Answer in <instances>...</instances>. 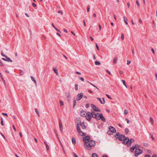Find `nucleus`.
<instances>
[{
  "mask_svg": "<svg viewBox=\"0 0 157 157\" xmlns=\"http://www.w3.org/2000/svg\"><path fill=\"white\" fill-rule=\"evenodd\" d=\"M114 137L117 139H119V140L123 141L122 143L124 144H126V141H127V137H125L124 135L123 134L120 135L119 132H117L114 135Z\"/></svg>",
  "mask_w": 157,
  "mask_h": 157,
  "instance_id": "obj_1",
  "label": "nucleus"
},
{
  "mask_svg": "<svg viewBox=\"0 0 157 157\" xmlns=\"http://www.w3.org/2000/svg\"><path fill=\"white\" fill-rule=\"evenodd\" d=\"M76 128L77 129V132H78L79 135L81 136H84L86 135V133L83 132L80 130L79 124L78 122H77L76 124Z\"/></svg>",
  "mask_w": 157,
  "mask_h": 157,
  "instance_id": "obj_2",
  "label": "nucleus"
},
{
  "mask_svg": "<svg viewBox=\"0 0 157 157\" xmlns=\"http://www.w3.org/2000/svg\"><path fill=\"white\" fill-rule=\"evenodd\" d=\"M100 114L99 113H95L94 112H92V117L93 118H94L96 119L97 120H100Z\"/></svg>",
  "mask_w": 157,
  "mask_h": 157,
  "instance_id": "obj_3",
  "label": "nucleus"
},
{
  "mask_svg": "<svg viewBox=\"0 0 157 157\" xmlns=\"http://www.w3.org/2000/svg\"><path fill=\"white\" fill-rule=\"evenodd\" d=\"M92 112H88L86 113V116H85L87 120L88 121H91L92 117Z\"/></svg>",
  "mask_w": 157,
  "mask_h": 157,
  "instance_id": "obj_4",
  "label": "nucleus"
},
{
  "mask_svg": "<svg viewBox=\"0 0 157 157\" xmlns=\"http://www.w3.org/2000/svg\"><path fill=\"white\" fill-rule=\"evenodd\" d=\"M126 139H128V140L127 141H126V144L128 147L131 146L132 142L134 143L135 142V140L132 139H129L128 137H127Z\"/></svg>",
  "mask_w": 157,
  "mask_h": 157,
  "instance_id": "obj_5",
  "label": "nucleus"
},
{
  "mask_svg": "<svg viewBox=\"0 0 157 157\" xmlns=\"http://www.w3.org/2000/svg\"><path fill=\"white\" fill-rule=\"evenodd\" d=\"M109 131H108L107 133L109 135L111 134V133H114L116 132V130L113 127L110 126L109 127Z\"/></svg>",
  "mask_w": 157,
  "mask_h": 157,
  "instance_id": "obj_6",
  "label": "nucleus"
},
{
  "mask_svg": "<svg viewBox=\"0 0 157 157\" xmlns=\"http://www.w3.org/2000/svg\"><path fill=\"white\" fill-rule=\"evenodd\" d=\"M90 139V136H87L83 137V142L85 144H87L89 142Z\"/></svg>",
  "mask_w": 157,
  "mask_h": 157,
  "instance_id": "obj_7",
  "label": "nucleus"
},
{
  "mask_svg": "<svg viewBox=\"0 0 157 157\" xmlns=\"http://www.w3.org/2000/svg\"><path fill=\"white\" fill-rule=\"evenodd\" d=\"M143 151L139 148H137L135 151V156H137L141 154Z\"/></svg>",
  "mask_w": 157,
  "mask_h": 157,
  "instance_id": "obj_8",
  "label": "nucleus"
},
{
  "mask_svg": "<svg viewBox=\"0 0 157 157\" xmlns=\"http://www.w3.org/2000/svg\"><path fill=\"white\" fill-rule=\"evenodd\" d=\"M91 108L93 109L96 112H100L101 110L99 109L98 107H96L93 104H91L90 105Z\"/></svg>",
  "mask_w": 157,
  "mask_h": 157,
  "instance_id": "obj_9",
  "label": "nucleus"
},
{
  "mask_svg": "<svg viewBox=\"0 0 157 157\" xmlns=\"http://www.w3.org/2000/svg\"><path fill=\"white\" fill-rule=\"evenodd\" d=\"M83 96V93L82 92H81L80 93H79L78 94L77 96V100L79 101L82 98Z\"/></svg>",
  "mask_w": 157,
  "mask_h": 157,
  "instance_id": "obj_10",
  "label": "nucleus"
},
{
  "mask_svg": "<svg viewBox=\"0 0 157 157\" xmlns=\"http://www.w3.org/2000/svg\"><path fill=\"white\" fill-rule=\"evenodd\" d=\"M89 143L88 144H89V145L91 146V147H94L95 145V142L93 140H91L89 141Z\"/></svg>",
  "mask_w": 157,
  "mask_h": 157,
  "instance_id": "obj_11",
  "label": "nucleus"
},
{
  "mask_svg": "<svg viewBox=\"0 0 157 157\" xmlns=\"http://www.w3.org/2000/svg\"><path fill=\"white\" fill-rule=\"evenodd\" d=\"M84 146L85 148L88 150H90L91 149V146L89 145V144H84Z\"/></svg>",
  "mask_w": 157,
  "mask_h": 157,
  "instance_id": "obj_12",
  "label": "nucleus"
},
{
  "mask_svg": "<svg viewBox=\"0 0 157 157\" xmlns=\"http://www.w3.org/2000/svg\"><path fill=\"white\" fill-rule=\"evenodd\" d=\"M66 99L68 102H69L70 100V92H68L66 93Z\"/></svg>",
  "mask_w": 157,
  "mask_h": 157,
  "instance_id": "obj_13",
  "label": "nucleus"
},
{
  "mask_svg": "<svg viewBox=\"0 0 157 157\" xmlns=\"http://www.w3.org/2000/svg\"><path fill=\"white\" fill-rule=\"evenodd\" d=\"M137 146V147H139V146L138 145L136 144L135 146H132L130 148V151L131 152H133L134 149L136 148Z\"/></svg>",
  "mask_w": 157,
  "mask_h": 157,
  "instance_id": "obj_14",
  "label": "nucleus"
},
{
  "mask_svg": "<svg viewBox=\"0 0 157 157\" xmlns=\"http://www.w3.org/2000/svg\"><path fill=\"white\" fill-rule=\"evenodd\" d=\"M86 112L84 110H82L80 113V115L81 116L85 117L86 116Z\"/></svg>",
  "mask_w": 157,
  "mask_h": 157,
  "instance_id": "obj_15",
  "label": "nucleus"
},
{
  "mask_svg": "<svg viewBox=\"0 0 157 157\" xmlns=\"http://www.w3.org/2000/svg\"><path fill=\"white\" fill-rule=\"evenodd\" d=\"M59 124L60 131H62L63 130V126L62 123L60 119H59Z\"/></svg>",
  "mask_w": 157,
  "mask_h": 157,
  "instance_id": "obj_16",
  "label": "nucleus"
},
{
  "mask_svg": "<svg viewBox=\"0 0 157 157\" xmlns=\"http://www.w3.org/2000/svg\"><path fill=\"white\" fill-rule=\"evenodd\" d=\"M80 125L81 126L82 129H85L86 128V126L85 125L84 122H80Z\"/></svg>",
  "mask_w": 157,
  "mask_h": 157,
  "instance_id": "obj_17",
  "label": "nucleus"
},
{
  "mask_svg": "<svg viewBox=\"0 0 157 157\" xmlns=\"http://www.w3.org/2000/svg\"><path fill=\"white\" fill-rule=\"evenodd\" d=\"M101 119V120L104 122L105 121V119L104 117L103 116V115L102 113L100 114V119Z\"/></svg>",
  "mask_w": 157,
  "mask_h": 157,
  "instance_id": "obj_18",
  "label": "nucleus"
},
{
  "mask_svg": "<svg viewBox=\"0 0 157 157\" xmlns=\"http://www.w3.org/2000/svg\"><path fill=\"white\" fill-rule=\"evenodd\" d=\"M5 57L6 58V61L8 62H12V61L11 59L10 58L8 57L7 56H6Z\"/></svg>",
  "mask_w": 157,
  "mask_h": 157,
  "instance_id": "obj_19",
  "label": "nucleus"
},
{
  "mask_svg": "<svg viewBox=\"0 0 157 157\" xmlns=\"http://www.w3.org/2000/svg\"><path fill=\"white\" fill-rule=\"evenodd\" d=\"M53 70L55 72V73L57 75H58V73L57 69L56 68L54 67L53 69Z\"/></svg>",
  "mask_w": 157,
  "mask_h": 157,
  "instance_id": "obj_20",
  "label": "nucleus"
},
{
  "mask_svg": "<svg viewBox=\"0 0 157 157\" xmlns=\"http://www.w3.org/2000/svg\"><path fill=\"white\" fill-rule=\"evenodd\" d=\"M44 144L45 145L47 150H48L49 147V146L45 141H44Z\"/></svg>",
  "mask_w": 157,
  "mask_h": 157,
  "instance_id": "obj_21",
  "label": "nucleus"
},
{
  "mask_svg": "<svg viewBox=\"0 0 157 157\" xmlns=\"http://www.w3.org/2000/svg\"><path fill=\"white\" fill-rule=\"evenodd\" d=\"M72 141L73 144H76V140L75 138L74 137L72 138Z\"/></svg>",
  "mask_w": 157,
  "mask_h": 157,
  "instance_id": "obj_22",
  "label": "nucleus"
},
{
  "mask_svg": "<svg viewBox=\"0 0 157 157\" xmlns=\"http://www.w3.org/2000/svg\"><path fill=\"white\" fill-rule=\"evenodd\" d=\"M31 80L34 82L35 84H36V81L35 80V78L33 76H31Z\"/></svg>",
  "mask_w": 157,
  "mask_h": 157,
  "instance_id": "obj_23",
  "label": "nucleus"
},
{
  "mask_svg": "<svg viewBox=\"0 0 157 157\" xmlns=\"http://www.w3.org/2000/svg\"><path fill=\"white\" fill-rule=\"evenodd\" d=\"M52 26H53V27L54 28V29H55V30L57 31L58 32H59V33H60L61 32V31L59 30L58 29H57L54 25V24L53 23H52Z\"/></svg>",
  "mask_w": 157,
  "mask_h": 157,
  "instance_id": "obj_24",
  "label": "nucleus"
},
{
  "mask_svg": "<svg viewBox=\"0 0 157 157\" xmlns=\"http://www.w3.org/2000/svg\"><path fill=\"white\" fill-rule=\"evenodd\" d=\"M0 76L2 79V80L4 83L5 84V81L4 80L1 74V73L0 72Z\"/></svg>",
  "mask_w": 157,
  "mask_h": 157,
  "instance_id": "obj_25",
  "label": "nucleus"
},
{
  "mask_svg": "<svg viewBox=\"0 0 157 157\" xmlns=\"http://www.w3.org/2000/svg\"><path fill=\"white\" fill-rule=\"evenodd\" d=\"M92 157H98V156L96 154L93 153L92 155Z\"/></svg>",
  "mask_w": 157,
  "mask_h": 157,
  "instance_id": "obj_26",
  "label": "nucleus"
},
{
  "mask_svg": "<svg viewBox=\"0 0 157 157\" xmlns=\"http://www.w3.org/2000/svg\"><path fill=\"white\" fill-rule=\"evenodd\" d=\"M95 64L96 65H99L101 64L100 62L96 61H95Z\"/></svg>",
  "mask_w": 157,
  "mask_h": 157,
  "instance_id": "obj_27",
  "label": "nucleus"
},
{
  "mask_svg": "<svg viewBox=\"0 0 157 157\" xmlns=\"http://www.w3.org/2000/svg\"><path fill=\"white\" fill-rule=\"evenodd\" d=\"M124 21L125 23H126V24L127 25L128 24V23L127 22L128 20L127 19V18L125 17H124Z\"/></svg>",
  "mask_w": 157,
  "mask_h": 157,
  "instance_id": "obj_28",
  "label": "nucleus"
},
{
  "mask_svg": "<svg viewBox=\"0 0 157 157\" xmlns=\"http://www.w3.org/2000/svg\"><path fill=\"white\" fill-rule=\"evenodd\" d=\"M129 132V129L127 128H126L125 129V134H128V132Z\"/></svg>",
  "mask_w": 157,
  "mask_h": 157,
  "instance_id": "obj_29",
  "label": "nucleus"
},
{
  "mask_svg": "<svg viewBox=\"0 0 157 157\" xmlns=\"http://www.w3.org/2000/svg\"><path fill=\"white\" fill-rule=\"evenodd\" d=\"M117 62V58L115 57L113 60V63L114 64H115Z\"/></svg>",
  "mask_w": 157,
  "mask_h": 157,
  "instance_id": "obj_30",
  "label": "nucleus"
},
{
  "mask_svg": "<svg viewBox=\"0 0 157 157\" xmlns=\"http://www.w3.org/2000/svg\"><path fill=\"white\" fill-rule=\"evenodd\" d=\"M35 111L36 113V114L38 115L39 116H40L39 113V111H38V109L36 108H35Z\"/></svg>",
  "mask_w": 157,
  "mask_h": 157,
  "instance_id": "obj_31",
  "label": "nucleus"
},
{
  "mask_svg": "<svg viewBox=\"0 0 157 157\" xmlns=\"http://www.w3.org/2000/svg\"><path fill=\"white\" fill-rule=\"evenodd\" d=\"M122 83H123V84H124V85L127 88V85H126V83H125V81H124V80H122Z\"/></svg>",
  "mask_w": 157,
  "mask_h": 157,
  "instance_id": "obj_32",
  "label": "nucleus"
},
{
  "mask_svg": "<svg viewBox=\"0 0 157 157\" xmlns=\"http://www.w3.org/2000/svg\"><path fill=\"white\" fill-rule=\"evenodd\" d=\"M124 113L125 114H127L128 113V111L127 109H125L124 110Z\"/></svg>",
  "mask_w": 157,
  "mask_h": 157,
  "instance_id": "obj_33",
  "label": "nucleus"
},
{
  "mask_svg": "<svg viewBox=\"0 0 157 157\" xmlns=\"http://www.w3.org/2000/svg\"><path fill=\"white\" fill-rule=\"evenodd\" d=\"M75 89L76 91L78 90V84H75Z\"/></svg>",
  "mask_w": 157,
  "mask_h": 157,
  "instance_id": "obj_34",
  "label": "nucleus"
},
{
  "mask_svg": "<svg viewBox=\"0 0 157 157\" xmlns=\"http://www.w3.org/2000/svg\"><path fill=\"white\" fill-rule=\"evenodd\" d=\"M97 98L98 101H100V102L101 104H102L103 102L102 101L101 99L100 98Z\"/></svg>",
  "mask_w": 157,
  "mask_h": 157,
  "instance_id": "obj_35",
  "label": "nucleus"
},
{
  "mask_svg": "<svg viewBox=\"0 0 157 157\" xmlns=\"http://www.w3.org/2000/svg\"><path fill=\"white\" fill-rule=\"evenodd\" d=\"M150 121L152 123V124H153V123H154V121H153V118L152 117H151L150 118Z\"/></svg>",
  "mask_w": 157,
  "mask_h": 157,
  "instance_id": "obj_36",
  "label": "nucleus"
},
{
  "mask_svg": "<svg viewBox=\"0 0 157 157\" xmlns=\"http://www.w3.org/2000/svg\"><path fill=\"white\" fill-rule=\"evenodd\" d=\"M0 66H4V64L2 62V61L0 60Z\"/></svg>",
  "mask_w": 157,
  "mask_h": 157,
  "instance_id": "obj_37",
  "label": "nucleus"
},
{
  "mask_svg": "<svg viewBox=\"0 0 157 157\" xmlns=\"http://www.w3.org/2000/svg\"><path fill=\"white\" fill-rule=\"evenodd\" d=\"M73 103H74V104H73V108H74L75 106L76 105V101L75 99H74V100L73 101Z\"/></svg>",
  "mask_w": 157,
  "mask_h": 157,
  "instance_id": "obj_38",
  "label": "nucleus"
},
{
  "mask_svg": "<svg viewBox=\"0 0 157 157\" xmlns=\"http://www.w3.org/2000/svg\"><path fill=\"white\" fill-rule=\"evenodd\" d=\"M89 83L92 86H93L94 87H95L97 89H98V88L95 85H94V84H93L90 82H89Z\"/></svg>",
  "mask_w": 157,
  "mask_h": 157,
  "instance_id": "obj_39",
  "label": "nucleus"
},
{
  "mask_svg": "<svg viewBox=\"0 0 157 157\" xmlns=\"http://www.w3.org/2000/svg\"><path fill=\"white\" fill-rule=\"evenodd\" d=\"M150 135H151V139L153 140H154L155 139H154V137H153V134L152 133H151Z\"/></svg>",
  "mask_w": 157,
  "mask_h": 157,
  "instance_id": "obj_40",
  "label": "nucleus"
},
{
  "mask_svg": "<svg viewBox=\"0 0 157 157\" xmlns=\"http://www.w3.org/2000/svg\"><path fill=\"white\" fill-rule=\"evenodd\" d=\"M1 124L2 125H4L3 121V119L2 117L1 118Z\"/></svg>",
  "mask_w": 157,
  "mask_h": 157,
  "instance_id": "obj_41",
  "label": "nucleus"
},
{
  "mask_svg": "<svg viewBox=\"0 0 157 157\" xmlns=\"http://www.w3.org/2000/svg\"><path fill=\"white\" fill-rule=\"evenodd\" d=\"M144 145L146 147H147L148 146V144L147 143H144Z\"/></svg>",
  "mask_w": 157,
  "mask_h": 157,
  "instance_id": "obj_42",
  "label": "nucleus"
},
{
  "mask_svg": "<svg viewBox=\"0 0 157 157\" xmlns=\"http://www.w3.org/2000/svg\"><path fill=\"white\" fill-rule=\"evenodd\" d=\"M96 46L97 48V50L99 51V47H98V44L97 43H96Z\"/></svg>",
  "mask_w": 157,
  "mask_h": 157,
  "instance_id": "obj_43",
  "label": "nucleus"
},
{
  "mask_svg": "<svg viewBox=\"0 0 157 157\" xmlns=\"http://www.w3.org/2000/svg\"><path fill=\"white\" fill-rule=\"evenodd\" d=\"M73 155L74 157H78L76 154L75 152H73Z\"/></svg>",
  "mask_w": 157,
  "mask_h": 157,
  "instance_id": "obj_44",
  "label": "nucleus"
},
{
  "mask_svg": "<svg viewBox=\"0 0 157 157\" xmlns=\"http://www.w3.org/2000/svg\"><path fill=\"white\" fill-rule=\"evenodd\" d=\"M124 34H121V39L122 40H123L124 39Z\"/></svg>",
  "mask_w": 157,
  "mask_h": 157,
  "instance_id": "obj_45",
  "label": "nucleus"
},
{
  "mask_svg": "<svg viewBox=\"0 0 157 157\" xmlns=\"http://www.w3.org/2000/svg\"><path fill=\"white\" fill-rule=\"evenodd\" d=\"M1 54L2 56L4 57H5L6 56V55L4 54V53H3L2 51L1 52Z\"/></svg>",
  "mask_w": 157,
  "mask_h": 157,
  "instance_id": "obj_46",
  "label": "nucleus"
},
{
  "mask_svg": "<svg viewBox=\"0 0 157 157\" xmlns=\"http://www.w3.org/2000/svg\"><path fill=\"white\" fill-rule=\"evenodd\" d=\"M0 133L1 135H2V136L3 137L4 139H6V138L5 136L1 132H0Z\"/></svg>",
  "mask_w": 157,
  "mask_h": 157,
  "instance_id": "obj_47",
  "label": "nucleus"
},
{
  "mask_svg": "<svg viewBox=\"0 0 157 157\" xmlns=\"http://www.w3.org/2000/svg\"><path fill=\"white\" fill-rule=\"evenodd\" d=\"M60 106H62L63 105V103L62 101H60Z\"/></svg>",
  "mask_w": 157,
  "mask_h": 157,
  "instance_id": "obj_48",
  "label": "nucleus"
},
{
  "mask_svg": "<svg viewBox=\"0 0 157 157\" xmlns=\"http://www.w3.org/2000/svg\"><path fill=\"white\" fill-rule=\"evenodd\" d=\"M23 72L22 71V70H20V73H19V74H20V75H23Z\"/></svg>",
  "mask_w": 157,
  "mask_h": 157,
  "instance_id": "obj_49",
  "label": "nucleus"
},
{
  "mask_svg": "<svg viewBox=\"0 0 157 157\" xmlns=\"http://www.w3.org/2000/svg\"><path fill=\"white\" fill-rule=\"evenodd\" d=\"M106 96L109 99H111L112 98L109 96V95L107 94H106Z\"/></svg>",
  "mask_w": 157,
  "mask_h": 157,
  "instance_id": "obj_50",
  "label": "nucleus"
},
{
  "mask_svg": "<svg viewBox=\"0 0 157 157\" xmlns=\"http://www.w3.org/2000/svg\"><path fill=\"white\" fill-rule=\"evenodd\" d=\"M90 9V6H88L87 7V12H89V11Z\"/></svg>",
  "mask_w": 157,
  "mask_h": 157,
  "instance_id": "obj_51",
  "label": "nucleus"
},
{
  "mask_svg": "<svg viewBox=\"0 0 157 157\" xmlns=\"http://www.w3.org/2000/svg\"><path fill=\"white\" fill-rule=\"evenodd\" d=\"M13 129L15 131V132H16V128L15 127V126L14 125H13Z\"/></svg>",
  "mask_w": 157,
  "mask_h": 157,
  "instance_id": "obj_52",
  "label": "nucleus"
},
{
  "mask_svg": "<svg viewBox=\"0 0 157 157\" xmlns=\"http://www.w3.org/2000/svg\"><path fill=\"white\" fill-rule=\"evenodd\" d=\"M125 120L127 121V123L128 124H129V123L130 121L128 119H127V118H126Z\"/></svg>",
  "mask_w": 157,
  "mask_h": 157,
  "instance_id": "obj_53",
  "label": "nucleus"
},
{
  "mask_svg": "<svg viewBox=\"0 0 157 157\" xmlns=\"http://www.w3.org/2000/svg\"><path fill=\"white\" fill-rule=\"evenodd\" d=\"M32 6L34 7H36V5L35 3H32Z\"/></svg>",
  "mask_w": 157,
  "mask_h": 157,
  "instance_id": "obj_54",
  "label": "nucleus"
},
{
  "mask_svg": "<svg viewBox=\"0 0 157 157\" xmlns=\"http://www.w3.org/2000/svg\"><path fill=\"white\" fill-rule=\"evenodd\" d=\"M106 72H107L108 74H109V75H111V73H110V71H109L108 70H107V71H106Z\"/></svg>",
  "mask_w": 157,
  "mask_h": 157,
  "instance_id": "obj_55",
  "label": "nucleus"
},
{
  "mask_svg": "<svg viewBox=\"0 0 157 157\" xmlns=\"http://www.w3.org/2000/svg\"><path fill=\"white\" fill-rule=\"evenodd\" d=\"M102 99L103 101V103L102 104H104L105 103V98H102Z\"/></svg>",
  "mask_w": 157,
  "mask_h": 157,
  "instance_id": "obj_56",
  "label": "nucleus"
},
{
  "mask_svg": "<svg viewBox=\"0 0 157 157\" xmlns=\"http://www.w3.org/2000/svg\"><path fill=\"white\" fill-rule=\"evenodd\" d=\"M127 64L128 65H129L131 63V61H130L127 60Z\"/></svg>",
  "mask_w": 157,
  "mask_h": 157,
  "instance_id": "obj_57",
  "label": "nucleus"
},
{
  "mask_svg": "<svg viewBox=\"0 0 157 157\" xmlns=\"http://www.w3.org/2000/svg\"><path fill=\"white\" fill-rule=\"evenodd\" d=\"M79 79L81 80L82 81H84V79L82 77H80L79 78Z\"/></svg>",
  "mask_w": 157,
  "mask_h": 157,
  "instance_id": "obj_58",
  "label": "nucleus"
},
{
  "mask_svg": "<svg viewBox=\"0 0 157 157\" xmlns=\"http://www.w3.org/2000/svg\"><path fill=\"white\" fill-rule=\"evenodd\" d=\"M136 4L139 7V4L138 1L137 0H136Z\"/></svg>",
  "mask_w": 157,
  "mask_h": 157,
  "instance_id": "obj_59",
  "label": "nucleus"
},
{
  "mask_svg": "<svg viewBox=\"0 0 157 157\" xmlns=\"http://www.w3.org/2000/svg\"><path fill=\"white\" fill-rule=\"evenodd\" d=\"M2 114L5 116H8L7 114L6 113H2Z\"/></svg>",
  "mask_w": 157,
  "mask_h": 157,
  "instance_id": "obj_60",
  "label": "nucleus"
},
{
  "mask_svg": "<svg viewBox=\"0 0 157 157\" xmlns=\"http://www.w3.org/2000/svg\"><path fill=\"white\" fill-rule=\"evenodd\" d=\"M123 73V72L122 71H119V73L120 75H121Z\"/></svg>",
  "mask_w": 157,
  "mask_h": 157,
  "instance_id": "obj_61",
  "label": "nucleus"
},
{
  "mask_svg": "<svg viewBox=\"0 0 157 157\" xmlns=\"http://www.w3.org/2000/svg\"><path fill=\"white\" fill-rule=\"evenodd\" d=\"M58 13L61 14H62L63 12H62L61 10H59L58 12Z\"/></svg>",
  "mask_w": 157,
  "mask_h": 157,
  "instance_id": "obj_62",
  "label": "nucleus"
},
{
  "mask_svg": "<svg viewBox=\"0 0 157 157\" xmlns=\"http://www.w3.org/2000/svg\"><path fill=\"white\" fill-rule=\"evenodd\" d=\"M83 24H84V26H86V23L85 22V20H83Z\"/></svg>",
  "mask_w": 157,
  "mask_h": 157,
  "instance_id": "obj_63",
  "label": "nucleus"
},
{
  "mask_svg": "<svg viewBox=\"0 0 157 157\" xmlns=\"http://www.w3.org/2000/svg\"><path fill=\"white\" fill-rule=\"evenodd\" d=\"M144 157H150L149 155H146L144 156Z\"/></svg>",
  "mask_w": 157,
  "mask_h": 157,
  "instance_id": "obj_64",
  "label": "nucleus"
}]
</instances>
